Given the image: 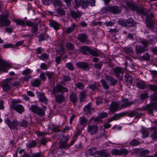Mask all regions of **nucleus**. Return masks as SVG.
Returning <instances> with one entry per match:
<instances>
[{
	"mask_svg": "<svg viewBox=\"0 0 157 157\" xmlns=\"http://www.w3.org/2000/svg\"><path fill=\"white\" fill-rule=\"evenodd\" d=\"M141 43L144 46V47L145 48H146V46L148 44V42L145 40H144L141 41Z\"/></svg>",
	"mask_w": 157,
	"mask_h": 157,
	"instance_id": "obj_63",
	"label": "nucleus"
},
{
	"mask_svg": "<svg viewBox=\"0 0 157 157\" xmlns=\"http://www.w3.org/2000/svg\"><path fill=\"white\" fill-rule=\"evenodd\" d=\"M50 24L51 26L55 30H57L60 28V25L56 21H52Z\"/></svg>",
	"mask_w": 157,
	"mask_h": 157,
	"instance_id": "obj_24",
	"label": "nucleus"
},
{
	"mask_svg": "<svg viewBox=\"0 0 157 157\" xmlns=\"http://www.w3.org/2000/svg\"><path fill=\"white\" fill-rule=\"evenodd\" d=\"M121 109L126 108L128 106L132 104L133 102L129 101L127 98H123L119 102Z\"/></svg>",
	"mask_w": 157,
	"mask_h": 157,
	"instance_id": "obj_12",
	"label": "nucleus"
},
{
	"mask_svg": "<svg viewBox=\"0 0 157 157\" xmlns=\"http://www.w3.org/2000/svg\"><path fill=\"white\" fill-rule=\"evenodd\" d=\"M101 157H108L110 155L109 153L105 151H101Z\"/></svg>",
	"mask_w": 157,
	"mask_h": 157,
	"instance_id": "obj_39",
	"label": "nucleus"
},
{
	"mask_svg": "<svg viewBox=\"0 0 157 157\" xmlns=\"http://www.w3.org/2000/svg\"><path fill=\"white\" fill-rule=\"evenodd\" d=\"M71 14L72 17L77 18H79L81 16V14L80 12H77L71 11L70 12Z\"/></svg>",
	"mask_w": 157,
	"mask_h": 157,
	"instance_id": "obj_27",
	"label": "nucleus"
},
{
	"mask_svg": "<svg viewBox=\"0 0 157 157\" xmlns=\"http://www.w3.org/2000/svg\"><path fill=\"white\" fill-rule=\"evenodd\" d=\"M66 66L69 70H72L74 69L73 65L71 63H67L66 64Z\"/></svg>",
	"mask_w": 157,
	"mask_h": 157,
	"instance_id": "obj_53",
	"label": "nucleus"
},
{
	"mask_svg": "<svg viewBox=\"0 0 157 157\" xmlns=\"http://www.w3.org/2000/svg\"><path fill=\"white\" fill-rule=\"evenodd\" d=\"M128 151L126 149H121L118 150L116 149H113L111 151V153L115 155H126L128 153Z\"/></svg>",
	"mask_w": 157,
	"mask_h": 157,
	"instance_id": "obj_8",
	"label": "nucleus"
},
{
	"mask_svg": "<svg viewBox=\"0 0 157 157\" xmlns=\"http://www.w3.org/2000/svg\"><path fill=\"white\" fill-rule=\"evenodd\" d=\"M140 143L136 139L132 140L130 142V144L132 146H136L138 145Z\"/></svg>",
	"mask_w": 157,
	"mask_h": 157,
	"instance_id": "obj_41",
	"label": "nucleus"
},
{
	"mask_svg": "<svg viewBox=\"0 0 157 157\" xmlns=\"http://www.w3.org/2000/svg\"><path fill=\"white\" fill-rule=\"evenodd\" d=\"M23 42H24L23 41H18L15 44L13 47L16 48H17L19 46L22 45V44H23Z\"/></svg>",
	"mask_w": 157,
	"mask_h": 157,
	"instance_id": "obj_55",
	"label": "nucleus"
},
{
	"mask_svg": "<svg viewBox=\"0 0 157 157\" xmlns=\"http://www.w3.org/2000/svg\"><path fill=\"white\" fill-rule=\"evenodd\" d=\"M28 124V122L25 121H22L21 122L19 123V125L21 127H26Z\"/></svg>",
	"mask_w": 157,
	"mask_h": 157,
	"instance_id": "obj_48",
	"label": "nucleus"
},
{
	"mask_svg": "<svg viewBox=\"0 0 157 157\" xmlns=\"http://www.w3.org/2000/svg\"><path fill=\"white\" fill-rule=\"evenodd\" d=\"M126 24L127 26H132L135 25L136 23L133 19L129 18L127 20Z\"/></svg>",
	"mask_w": 157,
	"mask_h": 157,
	"instance_id": "obj_30",
	"label": "nucleus"
},
{
	"mask_svg": "<svg viewBox=\"0 0 157 157\" xmlns=\"http://www.w3.org/2000/svg\"><path fill=\"white\" fill-rule=\"evenodd\" d=\"M84 48L89 51L91 55L95 56H98V54L95 51L92 50H89L87 48V47L86 46L84 47Z\"/></svg>",
	"mask_w": 157,
	"mask_h": 157,
	"instance_id": "obj_43",
	"label": "nucleus"
},
{
	"mask_svg": "<svg viewBox=\"0 0 157 157\" xmlns=\"http://www.w3.org/2000/svg\"><path fill=\"white\" fill-rule=\"evenodd\" d=\"M76 26V25L75 24H73L71 27H69L66 29V32L67 33H69L73 31L75 29Z\"/></svg>",
	"mask_w": 157,
	"mask_h": 157,
	"instance_id": "obj_34",
	"label": "nucleus"
},
{
	"mask_svg": "<svg viewBox=\"0 0 157 157\" xmlns=\"http://www.w3.org/2000/svg\"><path fill=\"white\" fill-rule=\"evenodd\" d=\"M13 20L17 25L25 26L26 25L28 26L31 27V32L33 33L36 34L38 28L37 24L36 22H32L30 21H28L25 23L24 20L19 19H14Z\"/></svg>",
	"mask_w": 157,
	"mask_h": 157,
	"instance_id": "obj_1",
	"label": "nucleus"
},
{
	"mask_svg": "<svg viewBox=\"0 0 157 157\" xmlns=\"http://www.w3.org/2000/svg\"><path fill=\"white\" fill-rule=\"evenodd\" d=\"M101 151H98L94 152L92 156L95 157H101Z\"/></svg>",
	"mask_w": 157,
	"mask_h": 157,
	"instance_id": "obj_50",
	"label": "nucleus"
},
{
	"mask_svg": "<svg viewBox=\"0 0 157 157\" xmlns=\"http://www.w3.org/2000/svg\"><path fill=\"white\" fill-rule=\"evenodd\" d=\"M101 85L103 88L105 89H107L109 87V85L107 84L106 81L104 79H102L101 80Z\"/></svg>",
	"mask_w": 157,
	"mask_h": 157,
	"instance_id": "obj_38",
	"label": "nucleus"
},
{
	"mask_svg": "<svg viewBox=\"0 0 157 157\" xmlns=\"http://www.w3.org/2000/svg\"><path fill=\"white\" fill-rule=\"evenodd\" d=\"M87 121L86 118H82L80 121V124L82 125H85Z\"/></svg>",
	"mask_w": 157,
	"mask_h": 157,
	"instance_id": "obj_62",
	"label": "nucleus"
},
{
	"mask_svg": "<svg viewBox=\"0 0 157 157\" xmlns=\"http://www.w3.org/2000/svg\"><path fill=\"white\" fill-rule=\"evenodd\" d=\"M121 109L119 102L113 101L111 103L110 106V110L111 111L114 112Z\"/></svg>",
	"mask_w": 157,
	"mask_h": 157,
	"instance_id": "obj_10",
	"label": "nucleus"
},
{
	"mask_svg": "<svg viewBox=\"0 0 157 157\" xmlns=\"http://www.w3.org/2000/svg\"><path fill=\"white\" fill-rule=\"evenodd\" d=\"M77 139V135L76 134L74 135L72 139V140L70 142V144H69V147L73 145L75 141Z\"/></svg>",
	"mask_w": 157,
	"mask_h": 157,
	"instance_id": "obj_45",
	"label": "nucleus"
},
{
	"mask_svg": "<svg viewBox=\"0 0 157 157\" xmlns=\"http://www.w3.org/2000/svg\"><path fill=\"white\" fill-rule=\"evenodd\" d=\"M13 47V45L10 44H5L3 45V48H6Z\"/></svg>",
	"mask_w": 157,
	"mask_h": 157,
	"instance_id": "obj_64",
	"label": "nucleus"
},
{
	"mask_svg": "<svg viewBox=\"0 0 157 157\" xmlns=\"http://www.w3.org/2000/svg\"><path fill=\"white\" fill-rule=\"evenodd\" d=\"M15 110L19 113H21L25 111L24 107L21 105H17L14 108Z\"/></svg>",
	"mask_w": 157,
	"mask_h": 157,
	"instance_id": "obj_23",
	"label": "nucleus"
},
{
	"mask_svg": "<svg viewBox=\"0 0 157 157\" xmlns=\"http://www.w3.org/2000/svg\"><path fill=\"white\" fill-rule=\"evenodd\" d=\"M10 82L8 79H6L3 81L2 82V87L4 91H7L10 89Z\"/></svg>",
	"mask_w": 157,
	"mask_h": 157,
	"instance_id": "obj_17",
	"label": "nucleus"
},
{
	"mask_svg": "<svg viewBox=\"0 0 157 157\" xmlns=\"http://www.w3.org/2000/svg\"><path fill=\"white\" fill-rule=\"evenodd\" d=\"M77 66L80 68H82L85 71H87L89 69L88 66L86 63L83 62H78L77 63Z\"/></svg>",
	"mask_w": 157,
	"mask_h": 157,
	"instance_id": "obj_20",
	"label": "nucleus"
},
{
	"mask_svg": "<svg viewBox=\"0 0 157 157\" xmlns=\"http://www.w3.org/2000/svg\"><path fill=\"white\" fill-rule=\"evenodd\" d=\"M10 24L9 20L4 15L0 16V26H8Z\"/></svg>",
	"mask_w": 157,
	"mask_h": 157,
	"instance_id": "obj_13",
	"label": "nucleus"
},
{
	"mask_svg": "<svg viewBox=\"0 0 157 157\" xmlns=\"http://www.w3.org/2000/svg\"><path fill=\"white\" fill-rule=\"evenodd\" d=\"M107 9L114 14L118 13L121 11V8L117 6H109Z\"/></svg>",
	"mask_w": 157,
	"mask_h": 157,
	"instance_id": "obj_16",
	"label": "nucleus"
},
{
	"mask_svg": "<svg viewBox=\"0 0 157 157\" xmlns=\"http://www.w3.org/2000/svg\"><path fill=\"white\" fill-rule=\"evenodd\" d=\"M30 109L32 112L38 115L40 117H43L45 115L44 110L36 105H31Z\"/></svg>",
	"mask_w": 157,
	"mask_h": 157,
	"instance_id": "obj_3",
	"label": "nucleus"
},
{
	"mask_svg": "<svg viewBox=\"0 0 157 157\" xmlns=\"http://www.w3.org/2000/svg\"><path fill=\"white\" fill-rule=\"evenodd\" d=\"M108 114L107 113L105 112L100 113L99 114V118H105L107 117Z\"/></svg>",
	"mask_w": 157,
	"mask_h": 157,
	"instance_id": "obj_51",
	"label": "nucleus"
},
{
	"mask_svg": "<svg viewBox=\"0 0 157 157\" xmlns=\"http://www.w3.org/2000/svg\"><path fill=\"white\" fill-rule=\"evenodd\" d=\"M66 46L67 48L69 50H73L74 49L73 46L71 43H70L67 44Z\"/></svg>",
	"mask_w": 157,
	"mask_h": 157,
	"instance_id": "obj_56",
	"label": "nucleus"
},
{
	"mask_svg": "<svg viewBox=\"0 0 157 157\" xmlns=\"http://www.w3.org/2000/svg\"><path fill=\"white\" fill-rule=\"evenodd\" d=\"M118 23L119 24L124 26H126V22L123 20H120L119 21Z\"/></svg>",
	"mask_w": 157,
	"mask_h": 157,
	"instance_id": "obj_60",
	"label": "nucleus"
},
{
	"mask_svg": "<svg viewBox=\"0 0 157 157\" xmlns=\"http://www.w3.org/2000/svg\"><path fill=\"white\" fill-rule=\"evenodd\" d=\"M36 145V142L34 140L32 141L31 142H29L27 146L29 147H34Z\"/></svg>",
	"mask_w": 157,
	"mask_h": 157,
	"instance_id": "obj_40",
	"label": "nucleus"
},
{
	"mask_svg": "<svg viewBox=\"0 0 157 157\" xmlns=\"http://www.w3.org/2000/svg\"><path fill=\"white\" fill-rule=\"evenodd\" d=\"M121 115L123 116H128L129 117H135L136 118L141 117L142 113H137L134 111H131L129 112H126L122 113Z\"/></svg>",
	"mask_w": 157,
	"mask_h": 157,
	"instance_id": "obj_9",
	"label": "nucleus"
},
{
	"mask_svg": "<svg viewBox=\"0 0 157 157\" xmlns=\"http://www.w3.org/2000/svg\"><path fill=\"white\" fill-rule=\"evenodd\" d=\"M59 147L60 149H67L69 147L68 144L63 141L59 143Z\"/></svg>",
	"mask_w": 157,
	"mask_h": 157,
	"instance_id": "obj_21",
	"label": "nucleus"
},
{
	"mask_svg": "<svg viewBox=\"0 0 157 157\" xmlns=\"http://www.w3.org/2000/svg\"><path fill=\"white\" fill-rule=\"evenodd\" d=\"M78 38L81 42H85L87 38V36L84 34H82L78 36Z\"/></svg>",
	"mask_w": 157,
	"mask_h": 157,
	"instance_id": "obj_28",
	"label": "nucleus"
},
{
	"mask_svg": "<svg viewBox=\"0 0 157 157\" xmlns=\"http://www.w3.org/2000/svg\"><path fill=\"white\" fill-rule=\"evenodd\" d=\"M75 5H74V6L76 7H78L80 5H81L82 8L85 9L87 7L88 5V3L86 0H79V2L77 0H75Z\"/></svg>",
	"mask_w": 157,
	"mask_h": 157,
	"instance_id": "obj_11",
	"label": "nucleus"
},
{
	"mask_svg": "<svg viewBox=\"0 0 157 157\" xmlns=\"http://www.w3.org/2000/svg\"><path fill=\"white\" fill-rule=\"evenodd\" d=\"M56 96V99L57 102L59 103L63 102L65 100V98L62 95H59L57 96Z\"/></svg>",
	"mask_w": 157,
	"mask_h": 157,
	"instance_id": "obj_26",
	"label": "nucleus"
},
{
	"mask_svg": "<svg viewBox=\"0 0 157 157\" xmlns=\"http://www.w3.org/2000/svg\"><path fill=\"white\" fill-rule=\"evenodd\" d=\"M114 72L118 77L119 78L120 76V78H121L123 76L124 71L122 68L119 67H116L115 69Z\"/></svg>",
	"mask_w": 157,
	"mask_h": 157,
	"instance_id": "obj_18",
	"label": "nucleus"
},
{
	"mask_svg": "<svg viewBox=\"0 0 157 157\" xmlns=\"http://www.w3.org/2000/svg\"><path fill=\"white\" fill-rule=\"evenodd\" d=\"M5 122L11 129H17V127L19 125V123L17 121L14 120L11 122L8 119L5 120Z\"/></svg>",
	"mask_w": 157,
	"mask_h": 157,
	"instance_id": "obj_6",
	"label": "nucleus"
},
{
	"mask_svg": "<svg viewBox=\"0 0 157 157\" xmlns=\"http://www.w3.org/2000/svg\"><path fill=\"white\" fill-rule=\"evenodd\" d=\"M106 78L107 80L110 81L111 85H114L116 82V80L111 77H109L108 78L106 77Z\"/></svg>",
	"mask_w": 157,
	"mask_h": 157,
	"instance_id": "obj_47",
	"label": "nucleus"
},
{
	"mask_svg": "<svg viewBox=\"0 0 157 157\" xmlns=\"http://www.w3.org/2000/svg\"><path fill=\"white\" fill-rule=\"evenodd\" d=\"M136 85L137 87L143 89H144L146 87L145 84L142 83L138 82L136 83Z\"/></svg>",
	"mask_w": 157,
	"mask_h": 157,
	"instance_id": "obj_44",
	"label": "nucleus"
},
{
	"mask_svg": "<svg viewBox=\"0 0 157 157\" xmlns=\"http://www.w3.org/2000/svg\"><path fill=\"white\" fill-rule=\"evenodd\" d=\"M147 110L150 114L153 113V116L157 117V102L152 103L147 106Z\"/></svg>",
	"mask_w": 157,
	"mask_h": 157,
	"instance_id": "obj_2",
	"label": "nucleus"
},
{
	"mask_svg": "<svg viewBox=\"0 0 157 157\" xmlns=\"http://www.w3.org/2000/svg\"><path fill=\"white\" fill-rule=\"evenodd\" d=\"M147 10V11H146V10L144 9H141L140 10L139 13L144 15H146L147 14V11H149V10Z\"/></svg>",
	"mask_w": 157,
	"mask_h": 157,
	"instance_id": "obj_57",
	"label": "nucleus"
},
{
	"mask_svg": "<svg viewBox=\"0 0 157 157\" xmlns=\"http://www.w3.org/2000/svg\"><path fill=\"white\" fill-rule=\"evenodd\" d=\"M149 87L151 90H157V86L156 85H149Z\"/></svg>",
	"mask_w": 157,
	"mask_h": 157,
	"instance_id": "obj_59",
	"label": "nucleus"
},
{
	"mask_svg": "<svg viewBox=\"0 0 157 157\" xmlns=\"http://www.w3.org/2000/svg\"><path fill=\"white\" fill-rule=\"evenodd\" d=\"M92 109V108L90 107V104H89L85 106L83 110L86 114H87L90 113Z\"/></svg>",
	"mask_w": 157,
	"mask_h": 157,
	"instance_id": "obj_25",
	"label": "nucleus"
},
{
	"mask_svg": "<svg viewBox=\"0 0 157 157\" xmlns=\"http://www.w3.org/2000/svg\"><path fill=\"white\" fill-rule=\"evenodd\" d=\"M68 91V90L66 88L63 87L61 85L58 84L54 87L53 89L52 92L54 94L57 93L59 92L63 93L65 92H67Z\"/></svg>",
	"mask_w": 157,
	"mask_h": 157,
	"instance_id": "obj_7",
	"label": "nucleus"
},
{
	"mask_svg": "<svg viewBox=\"0 0 157 157\" xmlns=\"http://www.w3.org/2000/svg\"><path fill=\"white\" fill-rule=\"evenodd\" d=\"M142 133L143 134V138H146L149 135L148 131L145 129H143L142 130Z\"/></svg>",
	"mask_w": 157,
	"mask_h": 157,
	"instance_id": "obj_36",
	"label": "nucleus"
},
{
	"mask_svg": "<svg viewBox=\"0 0 157 157\" xmlns=\"http://www.w3.org/2000/svg\"><path fill=\"white\" fill-rule=\"evenodd\" d=\"M147 49L145 48L144 47H142L140 46H136V52L137 54L142 53L145 51L147 50Z\"/></svg>",
	"mask_w": 157,
	"mask_h": 157,
	"instance_id": "obj_22",
	"label": "nucleus"
},
{
	"mask_svg": "<svg viewBox=\"0 0 157 157\" xmlns=\"http://www.w3.org/2000/svg\"><path fill=\"white\" fill-rule=\"evenodd\" d=\"M80 99L81 101H84L86 98V92L85 91L83 92L80 93Z\"/></svg>",
	"mask_w": 157,
	"mask_h": 157,
	"instance_id": "obj_42",
	"label": "nucleus"
},
{
	"mask_svg": "<svg viewBox=\"0 0 157 157\" xmlns=\"http://www.w3.org/2000/svg\"><path fill=\"white\" fill-rule=\"evenodd\" d=\"M39 58L41 60H44L47 59L49 56L45 53H42L40 56H38Z\"/></svg>",
	"mask_w": 157,
	"mask_h": 157,
	"instance_id": "obj_37",
	"label": "nucleus"
},
{
	"mask_svg": "<svg viewBox=\"0 0 157 157\" xmlns=\"http://www.w3.org/2000/svg\"><path fill=\"white\" fill-rule=\"evenodd\" d=\"M150 17L147 16L146 18L145 22L147 26L152 29L154 26H153V22L152 21V18L154 17V15L151 13L150 14Z\"/></svg>",
	"mask_w": 157,
	"mask_h": 157,
	"instance_id": "obj_15",
	"label": "nucleus"
},
{
	"mask_svg": "<svg viewBox=\"0 0 157 157\" xmlns=\"http://www.w3.org/2000/svg\"><path fill=\"white\" fill-rule=\"evenodd\" d=\"M37 95L39 98V100L41 102H44L45 104L47 103V99L45 96L44 93H41L40 92H37Z\"/></svg>",
	"mask_w": 157,
	"mask_h": 157,
	"instance_id": "obj_19",
	"label": "nucleus"
},
{
	"mask_svg": "<svg viewBox=\"0 0 157 157\" xmlns=\"http://www.w3.org/2000/svg\"><path fill=\"white\" fill-rule=\"evenodd\" d=\"M116 119L117 118H111L110 120L108 121L106 123L104 124V126L105 128H109L111 127V125L109 124V123L113 120H117Z\"/></svg>",
	"mask_w": 157,
	"mask_h": 157,
	"instance_id": "obj_32",
	"label": "nucleus"
},
{
	"mask_svg": "<svg viewBox=\"0 0 157 157\" xmlns=\"http://www.w3.org/2000/svg\"><path fill=\"white\" fill-rule=\"evenodd\" d=\"M151 138L154 140L157 139V131L155 130L152 131L151 134Z\"/></svg>",
	"mask_w": 157,
	"mask_h": 157,
	"instance_id": "obj_33",
	"label": "nucleus"
},
{
	"mask_svg": "<svg viewBox=\"0 0 157 157\" xmlns=\"http://www.w3.org/2000/svg\"><path fill=\"white\" fill-rule=\"evenodd\" d=\"M36 133L38 136H44L45 135H46L47 134V132H44L40 131H37V132H36Z\"/></svg>",
	"mask_w": 157,
	"mask_h": 157,
	"instance_id": "obj_61",
	"label": "nucleus"
},
{
	"mask_svg": "<svg viewBox=\"0 0 157 157\" xmlns=\"http://www.w3.org/2000/svg\"><path fill=\"white\" fill-rule=\"evenodd\" d=\"M150 58V56L147 53H146L142 56V58L144 60H149Z\"/></svg>",
	"mask_w": 157,
	"mask_h": 157,
	"instance_id": "obj_52",
	"label": "nucleus"
},
{
	"mask_svg": "<svg viewBox=\"0 0 157 157\" xmlns=\"http://www.w3.org/2000/svg\"><path fill=\"white\" fill-rule=\"evenodd\" d=\"M125 80L126 82L129 84L132 83V78L129 76L128 74H126L125 76Z\"/></svg>",
	"mask_w": 157,
	"mask_h": 157,
	"instance_id": "obj_31",
	"label": "nucleus"
},
{
	"mask_svg": "<svg viewBox=\"0 0 157 157\" xmlns=\"http://www.w3.org/2000/svg\"><path fill=\"white\" fill-rule=\"evenodd\" d=\"M40 80L38 79H36L34 82H32L31 85L33 86L37 87L40 84Z\"/></svg>",
	"mask_w": 157,
	"mask_h": 157,
	"instance_id": "obj_35",
	"label": "nucleus"
},
{
	"mask_svg": "<svg viewBox=\"0 0 157 157\" xmlns=\"http://www.w3.org/2000/svg\"><path fill=\"white\" fill-rule=\"evenodd\" d=\"M48 37V36L46 34H44L43 36L41 35L39 38V40L40 41H43L47 39L46 37Z\"/></svg>",
	"mask_w": 157,
	"mask_h": 157,
	"instance_id": "obj_58",
	"label": "nucleus"
},
{
	"mask_svg": "<svg viewBox=\"0 0 157 157\" xmlns=\"http://www.w3.org/2000/svg\"><path fill=\"white\" fill-rule=\"evenodd\" d=\"M12 65V63L10 61H6L3 60L0 57V71L6 72L7 71L6 69L7 67H10Z\"/></svg>",
	"mask_w": 157,
	"mask_h": 157,
	"instance_id": "obj_5",
	"label": "nucleus"
},
{
	"mask_svg": "<svg viewBox=\"0 0 157 157\" xmlns=\"http://www.w3.org/2000/svg\"><path fill=\"white\" fill-rule=\"evenodd\" d=\"M70 101L73 103H75L77 100L76 94L74 93H72L70 96Z\"/></svg>",
	"mask_w": 157,
	"mask_h": 157,
	"instance_id": "obj_29",
	"label": "nucleus"
},
{
	"mask_svg": "<svg viewBox=\"0 0 157 157\" xmlns=\"http://www.w3.org/2000/svg\"><path fill=\"white\" fill-rule=\"evenodd\" d=\"M30 109L32 112L38 115L40 117H43L45 115L44 110L36 105H31Z\"/></svg>",
	"mask_w": 157,
	"mask_h": 157,
	"instance_id": "obj_4",
	"label": "nucleus"
},
{
	"mask_svg": "<svg viewBox=\"0 0 157 157\" xmlns=\"http://www.w3.org/2000/svg\"><path fill=\"white\" fill-rule=\"evenodd\" d=\"M98 126L94 125L91 126L89 125L88 127V132L92 135L95 134L98 132Z\"/></svg>",
	"mask_w": 157,
	"mask_h": 157,
	"instance_id": "obj_14",
	"label": "nucleus"
},
{
	"mask_svg": "<svg viewBox=\"0 0 157 157\" xmlns=\"http://www.w3.org/2000/svg\"><path fill=\"white\" fill-rule=\"evenodd\" d=\"M56 12L61 15H62L65 14L64 11L61 8H59L56 10Z\"/></svg>",
	"mask_w": 157,
	"mask_h": 157,
	"instance_id": "obj_49",
	"label": "nucleus"
},
{
	"mask_svg": "<svg viewBox=\"0 0 157 157\" xmlns=\"http://www.w3.org/2000/svg\"><path fill=\"white\" fill-rule=\"evenodd\" d=\"M94 149H90L88 150L86 152L87 154L89 155L90 156H92L93 153H94Z\"/></svg>",
	"mask_w": 157,
	"mask_h": 157,
	"instance_id": "obj_54",
	"label": "nucleus"
},
{
	"mask_svg": "<svg viewBox=\"0 0 157 157\" xmlns=\"http://www.w3.org/2000/svg\"><path fill=\"white\" fill-rule=\"evenodd\" d=\"M32 72V71L29 69L27 68L23 71L22 73L23 75H26L30 74Z\"/></svg>",
	"mask_w": 157,
	"mask_h": 157,
	"instance_id": "obj_46",
	"label": "nucleus"
}]
</instances>
